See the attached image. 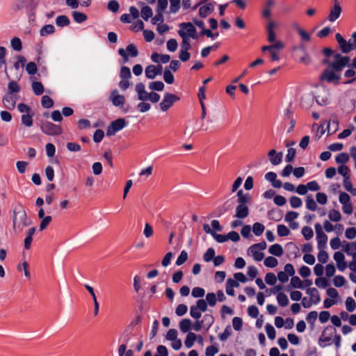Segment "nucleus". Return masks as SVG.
<instances>
[{"mask_svg":"<svg viewBox=\"0 0 356 356\" xmlns=\"http://www.w3.org/2000/svg\"><path fill=\"white\" fill-rule=\"evenodd\" d=\"M179 329L184 332H188L191 328V321L189 318H184L179 322Z\"/></svg>","mask_w":356,"mask_h":356,"instance_id":"nucleus-23","label":"nucleus"},{"mask_svg":"<svg viewBox=\"0 0 356 356\" xmlns=\"http://www.w3.org/2000/svg\"><path fill=\"white\" fill-rule=\"evenodd\" d=\"M314 228L316 234L318 248L319 249H321L322 248H324L326 245V243L327 242V236L323 232V228L321 224L316 223L314 225Z\"/></svg>","mask_w":356,"mask_h":356,"instance_id":"nucleus-10","label":"nucleus"},{"mask_svg":"<svg viewBox=\"0 0 356 356\" xmlns=\"http://www.w3.org/2000/svg\"><path fill=\"white\" fill-rule=\"evenodd\" d=\"M37 70V65L34 62H29L26 64V71L29 75L35 74Z\"/></svg>","mask_w":356,"mask_h":356,"instance_id":"nucleus-55","label":"nucleus"},{"mask_svg":"<svg viewBox=\"0 0 356 356\" xmlns=\"http://www.w3.org/2000/svg\"><path fill=\"white\" fill-rule=\"evenodd\" d=\"M343 250L348 255L353 254L356 251V241L346 243Z\"/></svg>","mask_w":356,"mask_h":356,"instance_id":"nucleus-57","label":"nucleus"},{"mask_svg":"<svg viewBox=\"0 0 356 356\" xmlns=\"http://www.w3.org/2000/svg\"><path fill=\"white\" fill-rule=\"evenodd\" d=\"M201 321L204 325L207 326V330H208L213 325L214 318L211 314H205Z\"/></svg>","mask_w":356,"mask_h":356,"instance_id":"nucleus-42","label":"nucleus"},{"mask_svg":"<svg viewBox=\"0 0 356 356\" xmlns=\"http://www.w3.org/2000/svg\"><path fill=\"white\" fill-rule=\"evenodd\" d=\"M190 315L192 318L198 320L200 318L202 314L195 305H191L190 307Z\"/></svg>","mask_w":356,"mask_h":356,"instance_id":"nucleus-59","label":"nucleus"},{"mask_svg":"<svg viewBox=\"0 0 356 356\" xmlns=\"http://www.w3.org/2000/svg\"><path fill=\"white\" fill-rule=\"evenodd\" d=\"M332 69H325L321 75V81H326L328 83L337 84L341 79V75L336 73Z\"/></svg>","mask_w":356,"mask_h":356,"instance_id":"nucleus-8","label":"nucleus"},{"mask_svg":"<svg viewBox=\"0 0 356 356\" xmlns=\"http://www.w3.org/2000/svg\"><path fill=\"white\" fill-rule=\"evenodd\" d=\"M290 284L294 289H305V286L302 281L297 276H292Z\"/></svg>","mask_w":356,"mask_h":356,"instance_id":"nucleus-28","label":"nucleus"},{"mask_svg":"<svg viewBox=\"0 0 356 356\" xmlns=\"http://www.w3.org/2000/svg\"><path fill=\"white\" fill-rule=\"evenodd\" d=\"M338 172L341 175L344 179H350V175H349V169L345 165H341L339 168H338Z\"/></svg>","mask_w":356,"mask_h":356,"instance_id":"nucleus-63","label":"nucleus"},{"mask_svg":"<svg viewBox=\"0 0 356 356\" xmlns=\"http://www.w3.org/2000/svg\"><path fill=\"white\" fill-rule=\"evenodd\" d=\"M33 113L31 112L22 115V123L26 127H30L33 125Z\"/></svg>","mask_w":356,"mask_h":356,"instance_id":"nucleus-29","label":"nucleus"},{"mask_svg":"<svg viewBox=\"0 0 356 356\" xmlns=\"http://www.w3.org/2000/svg\"><path fill=\"white\" fill-rule=\"evenodd\" d=\"M328 218H329L330 221L337 222L341 220V215L340 212L338 210L331 209L328 212Z\"/></svg>","mask_w":356,"mask_h":356,"instance_id":"nucleus-31","label":"nucleus"},{"mask_svg":"<svg viewBox=\"0 0 356 356\" xmlns=\"http://www.w3.org/2000/svg\"><path fill=\"white\" fill-rule=\"evenodd\" d=\"M178 34L182 38L181 50L188 51L191 49L190 39L188 37H186L185 31H184L183 30H179Z\"/></svg>","mask_w":356,"mask_h":356,"instance_id":"nucleus-18","label":"nucleus"},{"mask_svg":"<svg viewBox=\"0 0 356 356\" xmlns=\"http://www.w3.org/2000/svg\"><path fill=\"white\" fill-rule=\"evenodd\" d=\"M206 302L210 307H213L216 304L217 298L214 293H208L206 296Z\"/></svg>","mask_w":356,"mask_h":356,"instance_id":"nucleus-48","label":"nucleus"},{"mask_svg":"<svg viewBox=\"0 0 356 356\" xmlns=\"http://www.w3.org/2000/svg\"><path fill=\"white\" fill-rule=\"evenodd\" d=\"M249 215V209L246 205H238L236 208L235 217L241 219Z\"/></svg>","mask_w":356,"mask_h":356,"instance_id":"nucleus-16","label":"nucleus"},{"mask_svg":"<svg viewBox=\"0 0 356 356\" xmlns=\"http://www.w3.org/2000/svg\"><path fill=\"white\" fill-rule=\"evenodd\" d=\"M305 204L306 208L309 211H314L317 209V204L312 195H309L306 197Z\"/></svg>","mask_w":356,"mask_h":356,"instance_id":"nucleus-25","label":"nucleus"},{"mask_svg":"<svg viewBox=\"0 0 356 356\" xmlns=\"http://www.w3.org/2000/svg\"><path fill=\"white\" fill-rule=\"evenodd\" d=\"M265 330L268 337L270 339L273 340L276 337V331L274 327L272 325L268 323L266 325Z\"/></svg>","mask_w":356,"mask_h":356,"instance_id":"nucleus-45","label":"nucleus"},{"mask_svg":"<svg viewBox=\"0 0 356 356\" xmlns=\"http://www.w3.org/2000/svg\"><path fill=\"white\" fill-rule=\"evenodd\" d=\"M17 95L15 94L7 93L3 98V104L8 110H13L16 106Z\"/></svg>","mask_w":356,"mask_h":356,"instance_id":"nucleus-13","label":"nucleus"},{"mask_svg":"<svg viewBox=\"0 0 356 356\" xmlns=\"http://www.w3.org/2000/svg\"><path fill=\"white\" fill-rule=\"evenodd\" d=\"M8 93H17L20 91V87L17 83L15 81H12L8 83Z\"/></svg>","mask_w":356,"mask_h":356,"instance_id":"nucleus-47","label":"nucleus"},{"mask_svg":"<svg viewBox=\"0 0 356 356\" xmlns=\"http://www.w3.org/2000/svg\"><path fill=\"white\" fill-rule=\"evenodd\" d=\"M277 301L280 306L284 307L289 305V299L284 293H279L277 296Z\"/></svg>","mask_w":356,"mask_h":356,"instance_id":"nucleus-32","label":"nucleus"},{"mask_svg":"<svg viewBox=\"0 0 356 356\" xmlns=\"http://www.w3.org/2000/svg\"><path fill=\"white\" fill-rule=\"evenodd\" d=\"M329 90L323 86H318L314 97L316 103L320 106H325L329 104Z\"/></svg>","mask_w":356,"mask_h":356,"instance_id":"nucleus-3","label":"nucleus"},{"mask_svg":"<svg viewBox=\"0 0 356 356\" xmlns=\"http://www.w3.org/2000/svg\"><path fill=\"white\" fill-rule=\"evenodd\" d=\"M335 38L343 53L348 54L356 48V45H354L350 40L347 42L340 33H337Z\"/></svg>","mask_w":356,"mask_h":356,"instance_id":"nucleus-9","label":"nucleus"},{"mask_svg":"<svg viewBox=\"0 0 356 356\" xmlns=\"http://www.w3.org/2000/svg\"><path fill=\"white\" fill-rule=\"evenodd\" d=\"M348 160L349 156L347 153L345 152L340 153L335 157L336 162L342 165L346 163Z\"/></svg>","mask_w":356,"mask_h":356,"instance_id":"nucleus-51","label":"nucleus"},{"mask_svg":"<svg viewBox=\"0 0 356 356\" xmlns=\"http://www.w3.org/2000/svg\"><path fill=\"white\" fill-rule=\"evenodd\" d=\"M277 234L280 236H286L289 234L290 230L284 225H278L277 227Z\"/></svg>","mask_w":356,"mask_h":356,"instance_id":"nucleus-50","label":"nucleus"},{"mask_svg":"<svg viewBox=\"0 0 356 356\" xmlns=\"http://www.w3.org/2000/svg\"><path fill=\"white\" fill-rule=\"evenodd\" d=\"M128 122L124 118H118L108 126L106 129V135L108 136H114L117 132L127 127Z\"/></svg>","mask_w":356,"mask_h":356,"instance_id":"nucleus-5","label":"nucleus"},{"mask_svg":"<svg viewBox=\"0 0 356 356\" xmlns=\"http://www.w3.org/2000/svg\"><path fill=\"white\" fill-rule=\"evenodd\" d=\"M214 10V6L211 3H208L204 6H202L199 9V15L201 17H206L209 14L212 13Z\"/></svg>","mask_w":356,"mask_h":356,"instance_id":"nucleus-17","label":"nucleus"},{"mask_svg":"<svg viewBox=\"0 0 356 356\" xmlns=\"http://www.w3.org/2000/svg\"><path fill=\"white\" fill-rule=\"evenodd\" d=\"M265 282L268 285H274L277 282V277L273 273H268L265 276Z\"/></svg>","mask_w":356,"mask_h":356,"instance_id":"nucleus-61","label":"nucleus"},{"mask_svg":"<svg viewBox=\"0 0 356 356\" xmlns=\"http://www.w3.org/2000/svg\"><path fill=\"white\" fill-rule=\"evenodd\" d=\"M41 104L45 108H51L54 106V101L47 95H44L41 99Z\"/></svg>","mask_w":356,"mask_h":356,"instance_id":"nucleus-46","label":"nucleus"},{"mask_svg":"<svg viewBox=\"0 0 356 356\" xmlns=\"http://www.w3.org/2000/svg\"><path fill=\"white\" fill-rule=\"evenodd\" d=\"M264 225L260 222H255L253 224L252 232L257 236L262 234V233L264 231Z\"/></svg>","mask_w":356,"mask_h":356,"instance_id":"nucleus-43","label":"nucleus"},{"mask_svg":"<svg viewBox=\"0 0 356 356\" xmlns=\"http://www.w3.org/2000/svg\"><path fill=\"white\" fill-rule=\"evenodd\" d=\"M32 89L35 95H40L44 92V86L41 82L34 81L32 83Z\"/></svg>","mask_w":356,"mask_h":356,"instance_id":"nucleus-38","label":"nucleus"},{"mask_svg":"<svg viewBox=\"0 0 356 356\" xmlns=\"http://www.w3.org/2000/svg\"><path fill=\"white\" fill-rule=\"evenodd\" d=\"M40 129L44 134L49 136H58L62 133L61 127L51 122H42Z\"/></svg>","mask_w":356,"mask_h":356,"instance_id":"nucleus-6","label":"nucleus"},{"mask_svg":"<svg viewBox=\"0 0 356 356\" xmlns=\"http://www.w3.org/2000/svg\"><path fill=\"white\" fill-rule=\"evenodd\" d=\"M333 258L337 264V267L339 271H344L347 268V264L345 261V256L341 252H336L334 254Z\"/></svg>","mask_w":356,"mask_h":356,"instance_id":"nucleus-14","label":"nucleus"},{"mask_svg":"<svg viewBox=\"0 0 356 356\" xmlns=\"http://www.w3.org/2000/svg\"><path fill=\"white\" fill-rule=\"evenodd\" d=\"M306 293L310 296V300L314 305H317L321 302L319 292L316 288H309L306 290Z\"/></svg>","mask_w":356,"mask_h":356,"instance_id":"nucleus-15","label":"nucleus"},{"mask_svg":"<svg viewBox=\"0 0 356 356\" xmlns=\"http://www.w3.org/2000/svg\"><path fill=\"white\" fill-rule=\"evenodd\" d=\"M179 99V98L177 95L166 92L159 104L161 110L163 112L168 111Z\"/></svg>","mask_w":356,"mask_h":356,"instance_id":"nucleus-7","label":"nucleus"},{"mask_svg":"<svg viewBox=\"0 0 356 356\" xmlns=\"http://www.w3.org/2000/svg\"><path fill=\"white\" fill-rule=\"evenodd\" d=\"M205 294V291L201 287H195L192 290L191 295L194 298H202Z\"/></svg>","mask_w":356,"mask_h":356,"instance_id":"nucleus-58","label":"nucleus"},{"mask_svg":"<svg viewBox=\"0 0 356 356\" xmlns=\"http://www.w3.org/2000/svg\"><path fill=\"white\" fill-rule=\"evenodd\" d=\"M196 339L197 335L193 332H189L187 334L186 339L184 341L185 346L187 348H191L193 346L195 341H196Z\"/></svg>","mask_w":356,"mask_h":356,"instance_id":"nucleus-22","label":"nucleus"},{"mask_svg":"<svg viewBox=\"0 0 356 356\" xmlns=\"http://www.w3.org/2000/svg\"><path fill=\"white\" fill-rule=\"evenodd\" d=\"M170 10L172 13H177L180 8V0H170Z\"/></svg>","mask_w":356,"mask_h":356,"instance_id":"nucleus-52","label":"nucleus"},{"mask_svg":"<svg viewBox=\"0 0 356 356\" xmlns=\"http://www.w3.org/2000/svg\"><path fill=\"white\" fill-rule=\"evenodd\" d=\"M72 15L74 18V20L79 24L83 23L87 19V16L86 14L78 11L72 12Z\"/></svg>","mask_w":356,"mask_h":356,"instance_id":"nucleus-37","label":"nucleus"},{"mask_svg":"<svg viewBox=\"0 0 356 356\" xmlns=\"http://www.w3.org/2000/svg\"><path fill=\"white\" fill-rule=\"evenodd\" d=\"M350 58L348 56H343L339 53L334 54V61L331 62L328 59H324L323 63L327 64L328 67L332 68L335 72H341L343 69L349 66Z\"/></svg>","mask_w":356,"mask_h":356,"instance_id":"nucleus-2","label":"nucleus"},{"mask_svg":"<svg viewBox=\"0 0 356 356\" xmlns=\"http://www.w3.org/2000/svg\"><path fill=\"white\" fill-rule=\"evenodd\" d=\"M55 31V28L51 24H47L44 26L40 31V35L44 37L49 34L54 33Z\"/></svg>","mask_w":356,"mask_h":356,"instance_id":"nucleus-39","label":"nucleus"},{"mask_svg":"<svg viewBox=\"0 0 356 356\" xmlns=\"http://www.w3.org/2000/svg\"><path fill=\"white\" fill-rule=\"evenodd\" d=\"M233 328L236 331H240L243 327V321L240 317H234L232 319Z\"/></svg>","mask_w":356,"mask_h":356,"instance_id":"nucleus-56","label":"nucleus"},{"mask_svg":"<svg viewBox=\"0 0 356 356\" xmlns=\"http://www.w3.org/2000/svg\"><path fill=\"white\" fill-rule=\"evenodd\" d=\"M164 86V83L160 81H153L149 84V88L152 91H162Z\"/></svg>","mask_w":356,"mask_h":356,"instance_id":"nucleus-36","label":"nucleus"},{"mask_svg":"<svg viewBox=\"0 0 356 356\" xmlns=\"http://www.w3.org/2000/svg\"><path fill=\"white\" fill-rule=\"evenodd\" d=\"M214 257H215L214 249L212 248H209V249H207V250L204 253V254L203 256V259H204V261L209 262L211 260H213Z\"/></svg>","mask_w":356,"mask_h":356,"instance_id":"nucleus-54","label":"nucleus"},{"mask_svg":"<svg viewBox=\"0 0 356 356\" xmlns=\"http://www.w3.org/2000/svg\"><path fill=\"white\" fill-rule=\"evenodd\" d=\"M232 334V329L229 325H227L222 333L219 335V339L222 341H226Z\"/></svg>","mask_w":356,"mask_h":356,"instance_id":"nucleus-62","label":"nucleus"},{"mask_svg":"<svg viewBox=\"0 0 356 356\" xmlns=\"http://www.w3.org/2000/svg\"><path fill=\"white\" fill-rule=\"evenodd\" d=\"M248 253L250 254L257 261H261L264 258V254L259 249H252V245L248 248Z\"/></svg>","mask_w":356,"mask_h":356,"instance_id":"nucleus-21","label":"nucleus"},{"mask_svg":"<svg viewBox=\"0 0 356 356\" xmlns=\"http://www.w3.org/2000/svg\"><path fill=\"white\" fill-rule=\"evenodd\" d=\"M264 264L268 268H275L277 266L278 261L276 258L269 256L264 259Z\"/></svg>","mask_w":356,"mask_h":356,"instance_id":"nucleus-40","label":"nucleus"},{"mask_svg":"<svg viewBox=\"0 0 356 356\" xmlns=\"http://www.w3.org/2000/svg\"><path fill=\"white\" fill-rule=\"evenodd\" d=\"M163 79L168 84H172L174 83V76L170 70L165 67L163 72Z\"/></svg>","mask_w":356,"mask_h":356,"instance_id":"nucleus-41","label":"nucleus"},{"mask_svg":"<svg viewBox=\"0 0 356 356\" xmlns=\"http://www.w3.org/2000/svg\"><path fill=\"white\" fill-rule=\"evenodd\" d=\"M314 99V94L308 93L304 95L301 98V105L305 108H309Z\"/></svg>","mask_w":356,"mask_h":356,"instance_id":"nucleus-19","label":"nucleus"},{"mask_svg":"<svg viewBox=\"0 0 356 356\" xmlns=\"http://www.w3.org/2000/svg\"><path fill=\"white\" fill-rule=\"evenodd\" d=\"M15 58L17 59V61L13 65L14 68L17 71L20 69H23L26 62V59L21 55H17Z\"/></svg>","mask_w":356,"mask_h":356,"instance_id":"nucleus-30","label":"nucleus"},{"mask_svg":"<svg viewBox=\"0 0 356 356\" xmlns=\"http://www.w3.org/2000/svg\"><path fill=\"white\" fill-rule=\"evenodd\" d=\"M302 234L306 240H309L313 237L314 232L310 227L305 226L302 229Z\"/></svg>","mask_w":356,"mask_h":356,"instance_id":"nucleus-49","label":"nucleus"},{"mask_svg":"<svg viewBox=\"0 0 356 356\" xmlns=\"http://www.w3.org/2000/svg\"><path fill=\"white\" fill-rule=\"evenodd\" d=\"M155 65H149L145 70V74L147 79H154L156 77V73L155 72Z\"/></svg>","mask_w":356,"mask_h":356,"instance_id":"nucleus-33","label":"nucleus"},{"mask_svg":"<svg viewBox=\"0 0 356 356\" xmlns=\"http://www.w3.org/2000/svg\"><path fill=\"white\" fill-rule=\"evenodd\" d=\"M56 24L60 27L66 26L70 24V19L66 15H59L56 19Z\"/></svg>","mask_w":356,"mask_h":356,"instance_id":"nucleus-35","label":"nucleus"},{"mask_svg":"<svg viewBox=\"0 0 356 356\" xmlns=\"http://www.w3.org/2000/svg\"><path fill=\"white\" fill-rule=\"evenodd\" d=\"M153 15L152 8L148 6H143L141 9V17L142 18L147 21Z\"/></svg>","mask_w":356,"mask_h":356,"instance_id":"nucleus-27","label":"nucleus"},{"mask_svg":"<svg viewBox=\"0 0 356 356\" xmlns=\"http://www.w3.org/2000/svg\"><path fill=\"white\" fill-rule=\"evenodd\" d=\"M334 6L330 11L328 20L331 22L336 21L340 16L341 13V7L338 0H334Z\"/></svg>","mask_w":356,"mask_h":356,"instance_id":"nucleus-12","label":"nucleus"},{"mask_svg":"<svg viewBox=\"0 0 356 356\" xmlns=\"http://www.w3.org/2000/svg\"><path fill=\"white\" fill-rule=\"evenodd\" d=\"M346 308L348 312H353L356 309V302L352 297H348L345 302Z\"/></svg>","mask_w":356,"mask_h":356,"instance_id":"nucleus-34","label":"nucleus"},{"mask_svg":"<svg viewBox=\"0 0 356 356\" xmlns=\"http://www.w3.org/2000/svg\"><path fill=\"white\" fill-rule=\"evenodd\" d=\"M13 229L15 232L19 233L22 231L24 227L28 226L29 222L26 219V213L22 207H17L13 211Z\"/></svg>","mask_w":356,"mask_h":356,"instance_id":"nucleus-1","label":"nucleus"},{"mask_svg":"<svg viewBox=\"0 0 356 356\" xmlns=\"http://www.w3.org/2000/svg\"><path fill=\"white\" fill-rule=\"evenodd\" d=\"M120 76L122 79H129L131 77L130 69L127 66H122L120 68Z\"/></svg>","mask_w":356,"mask_h":356,"instance_id":"nucleus-44","label":"nucleus"},{"mask_svg":"<svg viewBox=\"0 0 356 356\" xmlns=\"http://www.w3.org/2000/svg\"><path fill=\"white\" fill-rule=\"evenodd\" d=\"M188 259V253L185 250H182L177 259L176 265L181 266Z\"/></svg>","mask_w":356,"mask_h":356,"instance_id":"nucleus-60","label":"nucleus"},{"mask_svg":"<svg viewBox=\"0 0 356 356\" xmlns=\"http://www.w3.org/2000/svg\"><path fill=\"white\" fill-rule=\"evenodd\" d=\"M110 100L113 105L120 108H122L125 103V98L123 95H119L117 90H114L111 92L110 96Z\"/></svg>","mask_w":356,"mask_h":356,"instance_id":"nucleus-11","label":"nucleus"},{"mask_svg":"<svg viewBox=\"0 0 356 356\" xmlns=\"http://www.w3.org/2000/svg\"><path fill=\"white\" fill-rule=\"evenodd\" d=\"M268 252L272 255L280 257L283 254V248L281 245L275 243L270 246Z\"/></svg>","mask_w":356,"mask_h":356,"instance_id":"nucleus-20","label":"nucleus"},{"mask_svg":"<svg viewBox=\"0 0 356 356\" xmlns=\"http://www.w3.org/2000/svg\"><path fill=\"white\" fill-rule=\"evenodd\" d=\"M346 282V279L343 275H336L333 279V284L336 287L343 286Z\"/></svg>","mask_w":356,"mask_h":356,"instance_id":"nucleus-53","label":"nucleus"},{"mask_svg":"<svg viewBox=\"0 0 356 356\" xmlns=\"http://www.w3.org/2000/svg\"><path fill=\"white\" fill-rule=\"evenodd\" d=\"M118 54L122 58L123 63H128L129 60V56L135 58L138 55V50L134 44H129L127 46L126 49L120 48L118 49Z\"/></svg>","mask_w":356,"mask_h":356,"instance_id":"nucleus-4","label":"nucleus"},{"mask_svg":"<svg viewBox=\"0 0 356 356\" xmlns=\"http://www.w3.org/2000/svg\"><path fill=\"white\" fill-rule=\"evenodd\" d=\"M11 48L16 51H20L22 49V40L18 37H14L10 40Z\"/></svg>","mask_w":356,"mask_h":356,"instance_id":"nucleus-26","label":"nucleus"},{"mask_svg":"<svg viewBox=\"0 0 356 356\" xmlns=\"http://www.w3.org/2000/svg\"><path fill=\"white\" fill-rule=\"evenodd\" d=\"M179 30H183L185 31V34L186 37L189 38V34L193 31L195 28L191 22H183L179 24Z\"/></svg>","mask_w":356,"mask_h":356,"instance_id":"nucleus-24","label":"nucleus"},{"mask_svg":"<svg viewBox=\"0 0 356 356\" xmlns=\"http://www.w3.org/2000/svg\"><path fill=\"white\" fill-rule=\"evenodd\" d=\"M345 236L348 239H353L356 237V228L349 227L345 231Z\"/></svg>","mask_w":356,"mask_h":356,"instance_id":"nucleus-64","label":"nucleus"}]
</instances>
